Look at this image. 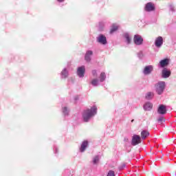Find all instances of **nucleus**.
Returning <instances> with one entry per match:
<instances>
[{"instance_id":"obj_15","label":"nucleus","mask_w":176,"mask_h":176,"mask_svg":"<svg viewBox=\"0 0 176 176\" xmlns=\"http://www.w3.org/2000/svg\"><path fill=\"white\" fill-rule=\"evenodd\" d=\"M124 38L126 39V42L128 45L131 43V37H130V34H129V33H124Z\"/></svg>"},{"instance_id":"obj_21","label":"nucleus","mask_w":176,"mask_h":176,"mask_svg":"<svg viewBox=\"0 0 176 176\" xmlns=\"http://www.w3.org/2000/svg\"><path fill=\"white\" fill-rule=\"evenodd\" d=\"M106 78H107V76L105 75V73L104 72H102L100 74V77H99L100 82H104V80H105Z\"/></svg>"},{"instance_id":"obj_9","label":"nucleus","mask_w":176,"mask_h":176,"mask_svg":"<svg viewBox=\"0 0 176 176\" xmlns=\"http://www.w3.org/2000/svg\"><path fill=\"white\" fill-rule=\"evenodd\" d=\"M157 112L160 113V115H164L167 112L166 106L164 104H160L158 107Z\"/></svg>"},{"instance_id":"obj_22","label":"nucleus","mask_w":176,"mask_h":176,"mask_svg":"<svg viewBox=\"0 0 176 176\" xmlns=\"http://www.w3.org/2000/svg\"><path fill=\"white\" fill-rule=\"evenodd\" d=\"M153 96H155V94L153 92H148L146 95V100H152Z\"/></svg>"},{"instance_id":"obj_30","label":"nucleus","mask_w":176,"mask_h":176,"mask_svg":"<svg viewBox=\"0 0 176 176\" xmlns=\"http://www.w3.org/2000/svg\"><path fill=\"white\" fill-rule=\"evenodd\" d=\"M163 120H164L163 117H160V118H158V122H159V123H162V122H163Z\"/></svg>"},{"instance_id":"obj_33","label":"nucleus","mask_w":176,"mask_h":176,"mask_svg":"<svg viewBox=\"0 0 176 176\" xmlns=\"http://www.w3.org/2000/svg\"><path fill=\"white\" fill-rule=\"evenodd\" d=\"M100 25H101V24H102V23H99Z\"/></svg>"},{"instance_id":"obj_27","label":"nucleus","mask_w":176,"mask_h":176,"mask_svg":"<svg viewBox=\"0 0 176 176\" xmlns=\"http://www.w3.org/2000/svg\"><path fill=\"white\" fill-rule=\"evenodd\" d=\"M138 57L139 58H142V57H144V54L142 53V52H140L138 54Z\"/></svg>"},{"instance_id":"obj_24","label":"nucleus","mask_w":176,"mask_h":176,"mask_svg":"<svg viewBox=\"0 0 176 176\" xmlns=\"http://www.w3.org/2000/svg\"><path fill=\"white\" fill-rule=\"evenodd\" d=\"M99 161H100V155H96L93 159V163L94 164H97Z\"/></svg>"},{"instance_id":"obj_18","label":"nucleus","mask_w":176,"mask_h":176,"mask_svg":"<svg viewBox=\"0 0 176 176\" xmlns=\"http://www.w3.org/2000/svg\"><path fill=\"white\" fill-rule=\"evenodd\" d=\"M118 28H119V26L118 25L113 24L111 26L110 34H113V32H115V31H118Z\"/></svg>"},{"instance_id":"obj_12","label":"nucleus","mask_w":176,"mask_h":176,"mask_svg":"<svg viewBox=\"0 0 176 176\" xmlns=\"http://www.w3.org/2000/svg\"><path fill=\"white\" fill-rule=\"evenodd\" d=\"M91 56H93V52L92 51H87L85 54V59L88 63L91 60Z\"/></svg>"},{"instance_id":"obj_17","label":"nucleus","mask_w":176,"mask_h":176,"mask_svg":"<svg viewBox=\"0 0 176 176\" xmlns=\"http://www.w3.org/2000/svg\"><path fill=\"white\" fill-rule=\"evenodd\" d=\"M149 135V132L148 131H142L141 132V138L142 140H145L146 137H148Z\"/></svg>"},{"instance_id":"obj_8","label":"nucleus","mask_w":176,"mask_h":176,"mask_svg":"<svg viewBox=\"0 0 176 176\" xmlns=\"http://www.w3.org/2000/svg\"><path fill=\"white\" fill-rule=\"evenodd\" d=\"M155 45L156 47H162V45H163V37L158 36L155 41Z\"/></svg>"},{"instance_id":"obj_1","label":"nucleus","mask_w":176,"mask_h":176,"mask_svg":"<svg viewBox=\"0 0 176 176\" xmlns=\"http://www.w3.org/2000/svg\"><path fill=\"white\" fill-rule=\"evenodd\" d=\"M97 114V107L93 106L91 109H87L84 110L82 113V118L84 122H89L93 116H95Z\"/></svg>"},{"instance_id":"obj_31","label":"nucleus","mask_w":176,"mask_h":176,"mask_svg":"<svg viewBox=\"0 0 176 176\" xmlns=\"http://www.w3.org/2000/svg\"><path fill=\"white\" fill-rule=\"evenodd\" d=\"M58 2H64V0H57Z\"/></svg>"},{"instance_id":"obj_2","label":"nucleus","mask_w":176,"mask_h":176,"mask_svg":"<svg viewBox=\"0 0 176 176\" xmlns=\"http://www.w3.org/2000/svg\"><path fill=\"white\" fill-rule=\"evenodd\" d=\"M164 89H166V82L164 81H160L155 85L156 93H157L159 96L163 94Z\"/></svg>"},{"instance_id":"obj_14","label":"nucleus","mask_w":176,"mask_h":176,"mask_svg":"<svg viewBox=\"0 0 176 176\" xmlns=\"http://www.w3.org/2000/svg\"><path fill=\"white\" fill-rule=\"evenodd\" d=\"M87 145H89V142L87 141H84L82 143L81 146L80 148V152H85L86 148H87Z\"/></svg>"},{"instance_id":"obj_23","label":"nucleus","mask_w":176,"mask_h":176,"mask_svg":"<svg viewBox=\"0 0 176 176\" xmlns=\"http://www.w3.org/2000/svg\"><path fill=\"white\" fill-rule=\"evenodd\" d=\"M63 113L65 116H68V114L69 113V110L68 109V108H63Z\"/></svg>"},{"instance_id":"obj_19","label":"nucleus","mask_w":176,"mask_h":176,"mask_svg":"<svg viewBox=\"0 0 176 176\" xmlns=\"http://www.w3.org/2000/svg\"><path fill=\"white\" fill-rule=\"evenodd\" d=\"M91 85L96 87V86H98V85H100V81L98 80V79L94 78L91 80Z\"/></svg>"},{"instance_id":"obj_32","label":"nucleus","mask_w":176,"mask_h":176,"mask_svg":"<svg viewBox=\"0 0 176 176\" xmlns=\"http://www.w3.org/2000/svg\"><path fill=\"white\" fill-rule=\"evenodd\" d=\"M54 149H55V153H57V148H54Z\"/></svg>"},{"instance_id":"obj_7","label":"nucleus","mask_w":176,"mask_h":176,"mask_svg":"<svg viewBox=\"0 0 176 176\" xmlns=\"http://www.w3.org/2000/svg\"><path fill=\"white\" fill-rule=\"evenodd\" d=\"M85 71H86V69L85 68V66H81L78 67L77 69L78 76H79V78H83V76H85Z\"/></svg>"},{"instance_id":"obj_16","label":"nucleus","mask_w":176,"mask_h":176,"mask_svg":"<svg viewBox=\"0 0 176 176\" xmlns=\"http://www.w3.org/2000/svg\"><path fill=\"white\" fill-rule=\"evenodd\" d=\"M152 107H153V105H152V103L151 102H146L144 105V111H151V109H152Z\"/></svg>"},{"instance_id":"obj_13","label":"nucleus","mask_w":176,"mask_h":176,"mask_svg":"<svg viewBox=\"0 0 176 176\" xmlns=\"http://www.w3.org/2000/svg\"><path fill=\"white\" fill-rule=\"evenodd\" d=\"M170 75H171V72L167 69H164L162 70V78H169Z\"/></svg>"},{"instance_id":"obj_29","label":"nucleus","mask_w":176,"mask_h":176,"mask_svg":"<svg viewBox=\"0 0 176 176\" xmlns=\"http://www.w3.org/2000/svg\"><path fill=\"white\" fill-rule=\"evenodd\" d=\"M170 10H171V12H175V10L174 9V6H170Z\"/></svg>"},{"instance_id":"obj_4","label":"nucleus","mask_w":176,"mask_h":176,"mask_svg":"<svg viewBox=\"0 0 176 176\" xmlns=\"http://www.w3.org/2000/svg\"><path fill=\"white\" fill-rule=\"evenodd\" d=\"M133 42L135 45H142V42H144V39L140 35L135 34L133 38Z\"/></svg>"},{"instance_id":"obj_25","label":"nucleus","mask_w":176,"mask_h":176,"mask_svg":"<svg viewBox=\"0 0 176 176\" xmlns=\"http://www.w3.org/2000/svg\"><path fill=\"white\" fill-rule=\"evenodd\" d=\"M118 168L120 170H124V168H126V164H122Z\"/></svg>"},{"instance_id":"obj_20","label":"nucleus","mask_w":176,"mask_h":176,"mask_svg":"<svg viewBox=\"0 0 176 176\" xmlns=\"http://www.w3.org/2000/svg\"><path fill=\"white\" fill-rule=\"evenodd\" d=\"M68 77V71L67 69H64L61 72V78H65Z\"/></svg>"},{"instance_id":"obj_6","label":"nucleus","mask_w":176,"mask_h":176,"mask_svg":"<svg viewBox=\"0 0 176 176\" xmlns=\"http://www.w3.org/2000/svg\"><path fill=\"white\" fill-rule=\"evenodd\" d=\"M96 39L97 42L101 43V45H107V37L103 34H100Z\"/></svg>"},{"instance_id":"obj_5","label":"nucleus","mask_w":176,"mask_h":176,"mask_svg":"<svg viewBox=\"0 0 176 176\" xmlns=\"http://www.w3.org/2000/svg\"><path fill=\"white\" fill-rule=\"evenodd\" d=\"M153 72V65H148L146 66L143 70L144 75H150Z\"/></svg>"},{"instance_id":"obj_26","label":"nucleus","mask_w":176,"mask_h":176,"mask_svg":"<svg viewBox=\"0 0 176 176\" xmlns=\"http://www.w3.org/2000/svg\"><path fill=\"white\" fill-rule=\"evenodd\" d=\"M107 176H115V171L109 170V172L107 173Z\"/></svg>"},{"instance_id":"obj_3","label":"nucleus","mask_w":176,"mask_h":176,"mask_svg":"<svg viewBox=\"0 0 176 176\" xmlns=\"http://www.w3.org/2000/svg\"><path fill=\"white\" fill-rule=\"evenodd\" d=\"M131 144L133 146L138 145V144H141V137L138 135H134L132 138Z\"/></svg>"},{"instance_id":"obj_11","label":"nucleus","mask_w":176,"mask_h":176,"mask_svg":"<svg viewBox=\"0 0 176 176\" xmlns=\"http://www.w3.org/2000/svg\"><path fill=\"white\" fill-rule=\"evenodd\" d=\"M170 63V60L168 58H165L160 62V65L162 68H164V67H167Z\"/></svg>"},{"instance_id":"obj_10","label":"nucleus","mask_w":176,"mask_h":176,"mask_svg":"<svg viewBox=\"0 0 176 176\" xmlns=\"http://www.w3.org/2000/svg\"><path fill=\"white\" fill-rule=\"evenodd\" d=\"M146 12H152L155 10V5L152 3H147L145 6Z\"/></svg>"},{"instance_id":"obj_28","label":"nucleus","mask_w":176,"mask_h":176,"mask_svg":"<svg viewBox=\"0 0 176 176\" xmlns=\"http://www.w3.org/2000/svg\"><path fill=\"white\" fill-rule=\"evenodd\" d=\"M92 75H93V76H94L95 78H97V70H93V71H92Z\"/></svg>"},{"instance_id":"obj_34","label":"nucleus","mask_w":176,"mask_h":176,"mask_svg":"<svg viewBox=\"0 0 176 176\" xmlns=\"http://www.w3.org/2000/svg\"><path fill=\"white\" fill-rule=\"evenodd\" d=\"M131 122H134V120H132Z\"/></svg>"}]
</instances>
